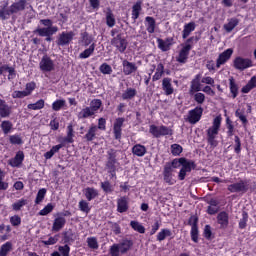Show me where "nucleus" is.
<instances>
[{
    "mask_svg": "<svg viewBox=\"0 0 256 256\" xmlns=\"http://www.w3.org/2000/svg\"><path fill=\"white\" fill-rule=\"evenodd\" d=\"M173 171L170 166L168 165H164V168H163V172H162V175H163V180L164 182L167 183V185H175L176 181L173 179Z\"/></svg>",
    "mask_w": 256,
    "mask_h": 256,
    "instance_id": "f3484780",
    "label": "nucleus"
},
{
    "mask_svg": "<svg viewBox=\"0 0 256 256\" xmlns=\"http://www.w3.org/2000/svg\"><path fill=\"white\" fill-rule=\"evenodd\" d=\"M53 209H55V205H53L52 203H48L42 210L39 211L38 215L45 217V215L53 213Z\"/></svg>",
    "mask_w": 256,
    "mask_h": 256,
    "instance_id": "864d4df0",
    "label": "nucleus"
},
{
    "mask_svg": "<svg viewBox=\"0 0 256 256\" xmlns=\"http://www.w3.org/2000/svg\"><path fill=\"white\" fill-rule=\"evenodd\" d=\"M201 117H203V107L201 106H196L188 112V121L191 125L199 123V121H201Z\"/></svg>",
    "mask_w": 256,
    "mask_h": 256,
    "instance_id": "f8f14e48",
    "label": "nucleus"
},
{
    "mask_svg": "<svg viewBox=\"0 0 256 256\" xmlns=\"http://www.w3.org/2000/svg\"><path fill=\"white\" fill-rule=\"evenodd\" d=\"M67 224V220L63 216H59L54 219L53 225H52V231L55 233H59L63 227Z\"/></svg>",
    "mask_w": 256,
    "mask_h": 256,
    "instance_id": "cd10ccee",
    "label": "nucleus"
},
{
    "mask_svg": "<svg viewBox=\"0 0 256 256\" xmlns=\"http://www.w3.org/2000/svg\"><path fill=\"white\" fill-rule=\"evenodd\" d=\"M73 137H75V131L73 130V125L69 124L67 126V136L64 138V143H74L75 140Z\"/></svg>",
    "mask_w": 256,
    "mask_h": 256,
    "instance_id": "ea45409f",
    "label": "nucleus"
},
{
    "mask_svg": "<svg viewBox=\"0 0 256 256\" xmlns=\"http://www.w3.org/2000/svg\"><path fill=\"white\" fill-rule=\"evenodd\" d=\"M11 113H13V108L7 105L5 100L0 98V117L7 119V117H11Z\"/></svg>",
    "mask_w": 256,
    "mask_h": 256,
    "instance_id": "a211bd4d",
    "label": "nucleus"
},
{
    "mask_svg": "<svg viewBox=\"0 0 256 256\" xmlns=\"http://www.w3.org/2000/svg\"><path fill=\"white\" fill-rule=\"evenodd\" d=\"M66 102L63 99H58L52 103V109L53 111H61L63 107H65Z\"/></svg>",
    "mask_w": 256,
    "mask_h": 256,
    "instance_id": "bf43d9fd",
    "label": "nucleus"
},
{
    "mask_svg": "<svg viewBox=\"0 0 256 256\" xmlns=\"http://www.w3.org/2000/svg\"><path fill=\"white\" fill-rule=\"evenodd\" d=\"M130 227L134 230L137 231V233H145V226H143L139 221L132 220L130 222Z\"/></svg>",
    "mask_w": 256,
    "mask_h": 256,
    "instance_id": "de8ad7c7",
    "label": "nucleus"
},
{
    "mask_svg": "<svg viewBox=\"0 0 256 256\" xmlns=\"http://www.w3.org/2000/svg\"><path fill=\"white\" fill-rule=\"evenodd\" d=\"M229 89L232 99H237L239 96V84H237V81H235L233 76L229 78Z\"/></svg>",
    "mask_w": 256,
    "mask_h": 256,
    "instance_id": "c756f323",
    "label": "nucleus"
},
{
    "mask_svg": "<svg viewBox=\"0 0 256 256\" xmlns=\"http://www.w3.org/2000/svg\"><path fill=\"white\" fill-rule=\"evenodd\" d=\"M234 143V153H236V155H241V138L236 135L234 137Z\"/></svg>",
    "mask_w": 256,
    "mask_h": 256,
    "instance_id": "338daca9",
    "label": "nucleus"
},
{
    "mask_svg": "<svg viewBox=\"0 0 256 256\" xmlns=\"http://www.w3.org/2000/svg\"><path fill=\"white\" fill-rule=\"evenodd\" d=\"M95 53V43H92L89 48L79 54L80 59H89V56Z\"/></svg>",
    "mask_w": 256,
    "mask_h": 256,
    "instance_id": "37998d69",
    "label": "nucleus"
},
{
    "mask_svg": "<svg viewBox=\"0 0 256 256\" xmlns=\"http://www.w3.org/2000/svg\"><path fill=\"white\" fill-rule=\"evenodd\" d=\"M232 55H233L232 48H228L224 52L220 53L216 60V68L219 69L221 65H225L229 61V59H231Z\"/></svg>",
    "mask_w": 256,
    "mask_h": 256,
    "instance_id": "dca6fc26",
    "label": "nucleus"
},
{
    "mask_svg": "<svg viewBox=\"0 0 256 256\" xmlns=\"http://www.w3.org/2000/svg\"><path fill=\"white\" fill-rule=\"evenodd\" d=\"M226 127H227V137H233L235 135V126L233 125V122L231 119H226Z\"/></svg>",
    "mask_w": 256,
    "mask_h": 256,
    "instance_id": "5fc2aeb1",
    "label": "nucleus"
},
{
    "mask_svg": "<svg viewBox=\"0 0 256 256\" xmlns=\"http://www.w3.org/2000/svg\"><path fill=\"white\" fill-rule=\"evenodd\" d=\"M247 221H249V213L246 211L242 212V218L240 219L238 223L239 229H246L247 228Z\"/></svg>",
    "mask_w": 256,
    "mask_h": 256,
    "instance_id": "3c124183",
    "label": "nucleus"
},
{
    "mask_svg": "<svg viewBox=\"0 0 256 256\" xmlns=\"http://www.w3.org/2000/svg\"><path fill=\"white\" fill-rule=\"evenodd\" d=\"M199 91H201V74L195 75L190 82V89L188 94L190 97H193V95H195V93H199Z\"/></svg>",
    "mask_w": 256,
    "mask_h": 256,
    "instance_id": "2eb2a0df",
    "label": "nucleus"
},
{
    "mask_svg": "<svg viewBox=\"0 0 256 256\" xmlns=\"http://www.w3.org/2000/svg\"><path fill=\"white\" fill-rule=\"evenodd\" d=\"M233 67L238 71H245V69L253 67V60L238 56L233 61Z\"/></svg>",
    "mask_w": 256,
    "mask_h": 256,
    "instance_id": "6e6552de",
    "label": "nucleus"
},
{
    "mask_svg": "<svg viewBox=\"0 0 256 256\" xmlns=\"http://www.w3.org/2000/svg\"><path fill=\"white\" fill-rule=\"evenodd\" d=\"M39 69L42 73H51L55 71V62L48 55H44L39 62Z\"/></svg>",
    "mask_w": 256,
    "mask_h": 256,
    "instance_id": "1a4fd4ad",
    "label": "nucleus"
},
{
    "mask_svg": "<svg viewBox=\"0 0 256 256\" xmlns=\"http://www.w3.org/2000/svg\"><path fill=\"white\" fill-rule=\"evenodd\" d=\"M111 45L113 47H116L119 53H123L124 51H127V39H125L122 34H118L117 36H115L111 40Z\"/></svg>",
    "mask_w": 256,
    "mask_h": 256,
    "instance_id": "ddd939ff",
    "label": "nucleus"
},
{
    "mask_svg": "<svg viewBox=\"0 0 256 256\" xmlns=\"http://www.w3.org/2000/svg\"><path fill=\"white\" fill-rule=\"evenodd\" d=\"M141 11H143V1L139 0L132 6L131 19L134 22L137 21V19H139Z\"/></svg>",
    "mask_w": 256,
    "mask_h": 256,
    "instance_id": "4be33fe9",
    "label": "nucleus"
},
{
    "mask_svg": "<svg viewBox=\"0 0 256 256\" xmlns=\"http://www.w3.org/2000/svg\"><path fill=\"white\" fill-rule=\"evenodd\" d=\"M132 153L136 157H144L147 153V148L144 145L136 144L132 147Z\"/></svg>",
    "mask_w": 256,
    "mask_h": 256,
    "instance_id": "72a5a7b5",
    "label": "nucleus"
},
{
    "mask_svg": "<svg viewBox=\"0 0 256 256\" xmlns=\"http://www.w3.org/2000/svg\"><path fill=\"white\" fill-rule=\"evenodd\" d=\"M171 82L172 79L170 77H165L162 79V90L164 91L167 97L175 93V88H173V84Z\"/></svg>",
    "mask_w": 256,
    "mask_h": 256,
    "instance_id": "6ab92c4d",
    "label": "nucleus"
},
{
    "mask_svg": "<svg viewBox=\"0 0 256 256\" xmlns=\"http://www.w3.org/2000/svg\"><path fill=\"white\" fill-rule=\"evenodd\" d=\"M137 96V90L135 88H127L122 93V99L123 101H131V99H134Z\"/></svg>",
    "mask_w": 256,
    "mask_h": 256,
    "instance_id": "c9c22d12",
    "label": "nucleus"
},
{
    "mask_svg": "<svg viewBox=\"0 0 256 256\" xmlns=\"http://www.w3.org/2000/svg\"><path fill=\"white\" fill-rule=\"evenodd\" d=\"M45 107V100L40 99L36 103L28 104L27 108L31 111H39Z\"/></svg>",
    "mask_w": 256,
    "mask_h": 256,
    "instance_id": "c03bdc74",
    "label": "nucleus"
},
{
    "mask_svg": "<svg viewBox=\"0 0 256 256\" xmlns=\"http://www.w3.org/2000/svg\"><path fill=\"white\" fill-rule=\"evenodd\" d=\"M25 205H27V200L22 198L12 204V209L13 211H21V208L25 207Z\"/></svg>",
    "mask_w": 256,
    "mask_h": 256,
    "instance_id": "680f3d73",
    "label": "nucleus"
},
{
    "mask_svg": "<svg viewBox=\"0 0 256 256\" xmlns=\"http://www.w3.org/2000/svg\"><path fill=\"white\" fill-rule=\"evenodd\" d=\"M95 115L93 111L87 106L86 108H83L79 113H78V119H89V117H93Z\"/></svg>",
    "mask_w": 256,
    "mask_h": 256,
    "instance_id": "a19ab883",
    "label": "nucleus"
},
{
    "mask_svg": "<svg viewBox=\"0 0 256 256\" xmlns=\"http://www.w3.org/2000/svg\"><path fill=\"white\" fill-rule=\"evenodd\" d=\"M95 137H97V125L91 124V126L89 127L87 133L84 135V139L88 143H91V141L95 140Z\"/></svg>",
    "mask_w": 256,
    "mask_h": 256,
    "instance_id": "7c9ffc66",
    "label": "nucleus"
},
{
    "mask_svg": "<svg viewBox=\"0 0 256 256\" xmlns=\"http://www.w3.org/2000/svg\"><path fill=\"white\" fill-rule=\"evenodd\" d=\"M125 124L124 117H118L115 119L113 124V135L116 141H121V137L123 135V125Z\"/></svg>",
    "mask_w": 256,
    "mask_h": 256,
    "instance_id": "9b49d317",
    "label": "nucleus"
},
{
    "mask_svg": "<svg viewBox=\"0 0 256 256\" xmlns=\"http://www.w3.org/2000/svg\"><path fill=\"white\" fill-rule=\"evenodd\" d=\"M87 245H88L89 249H99V242H97L96 237H88Z\"/></svg>",
    "mask_w": 256,
    "mask_h": 256,
    "instance_id": "69168bd1",
    "label": "nucleus"
},
{
    "mask_svg": "<svg viewBox=\"0 0 256 256\" xmlns=\"http://www.w3.org/2000/svg\"><path fill=\"white\" fill-rule=\"evenodd\" d=\"M166 237H171L173 239V232L169 228H163L158 232L156 239L161 243V241H165Z\"/></svg>",
    "mask_w": 256,
    "mask_h": 256,
    "instance_id": "2f4dec72",
    "label": "nucleus"
},
{
    "mask_svg": "<svg viewBox=\"0 0 256 256\" xmlns=\"http://www.w3.org/2000/svg\"><path fill=\"white\" fill-rule=\"evenodd\" d=\"M235 117H238V119H240L243 127H246L247 123H249V120H247V116H245L243 112L239 111V109L235 111Z\"/></svg>",
    "mask_w": 256,
    "mask_h": 256,
    "instance_id": "e2e57ef3",
    "label": "nucleus"
},
{
    "mask_svg": "<svg viewBox=\"0 0 256 256\" xmlns=\"http://www.w3.org/2000/svg\"><path fill=\"white\" fill-rule=\"evenodd\" d=\"M47 195V189L41 188L36 195L35 204L39 205L43 203V200L45 199V196Z\"/></svg>",
    "mask_w": 256,
    "mask_h": 256,
    "instance_id": "8fccbe9b",
    "label": "nucleus"
},
{
    "mask_svg": "<svg viewBox=\"0 0 256 256\" xmlns=\"http://www.w3.org/2000/svg\"><path fill=\"white\" fill-rule=\"evenodd\" d=\"M149 133H151L155 139H159L161 137L173 136V129L165 125L157 126L152 124L149 126Z\"/></svg>",
    "mask_w": 256,
    "mask_h": 256,
    "instance_id": "39448f33",
    "label": "nucleus"
},
{
    "mask_svg": "<svg viewBox=\"0 0 256 256\" xmlns=\"http://www.w3.org/2000/svg\"><path fill=\"white\" fill-rule=\"evenodd\" d=\"M194 101L197 103V105H203L205 103V94L201 92H196L192 95Z\"/></svg>",
    "mask_w": 256,
    "mask_h": 256,
    "instance_id": "052dcab7",
    "label": "nucleus"
},
{
    "mask_svg": "<svg viewBox=\"0 0 256 256\" xmlns=\"http://www.w3.org/2000/svg\"><path fill=\"white\" fill-rule=\"evenodd\" d=\"M144 23H145L146 31L150 35H153L157 27V22L155 21V18H153L152 16H146Z\"/></svg>",
    "mask_w": 256,
    "mask_h": 256,
    "instance_id": "393cba45",
    "label": "nucleus"
},
{
    "mask_svg": "<svg viewBox=\"0 0 256 256\" xmlns=\"http://www.w3.org/2000/svg\"><path fill=\"white\" fill-rule=\"evenodd\" d=\"M100 187L102 191H104L106 194L113 191V185H111V182H109V180L101 182Z\"/></svg>",
    "mask_w": 256,
    "mask_h": 256,
    "instance_id": "0e129e2a",
    "label": "nucleus"
},
{
    "mask_svg": "<svg viewBox=\"0 0 256 256\" xmlns=\"http://www.w3.org/2000/svg\"><path fill=\"white\" fill-rule=\"evenodd\" d=\"M115 23H116L115 15L113 14V11H111V9H109L106 12V25L108 27H115Z\"/></svg>",
    "mask_w": 256,
    "mask_h": 256,
    "instance_id": "49530a36",
    "label": "nucleus"
},
{
    "mask_svg": "<svg viewBox=\"0 0 256 256\" xmlns=\"http://www.w3.org/2000/svg\"><path fill=\"white\" fill-rule=\"evenodd\" d=\"M78 207L82 211V213H86V215L91 212V207H89V202H87L86 200H80Z\"/></svg>",
    "mask_w": 256,
    "mask_h": 256,
    "instance_id": "6e6d98bb",
    "label": "nucleus"
},
{
    "mask_svg": "<svg viewBox=\"0 0 256 256\" xmlns=\"http://www.w3.org/2000/svg\"><path fill=\"white\" fill-rule=\"evenodd\" d=\"M131 247H133V240L124 239L119 244H113L109 249V254L111 256L125 255L128 251H131Z\"/></svg>",
    "mask_w": 256,
    "mask_h": 256,
    "instance_id": "20e7f679",
    "label": "nucleus"
},
{
    "mask_svg": "<svg viewBox=\"0 0 256 256\" xmlns=\"http://www.w3.org/2000/svg\"><path fill=\"white\" fill-rule=\"evenodd\" d=\"M217 223L220 225V229H227L229 227V214L226 211H222L217 215Z\"/></svg>",
    "mask_w": 256,
    "mask_h": 256,
    "instance_id": "5701e85b",
    "label": "nucleus"
},
{
    "mask_svg": "<svg viewBox=\"0 0 256 256\" xmlns=\"http://www.w3.org/2000/svg\"><path fill=\"white\" fill-rule=\"evenodd\" d=\"M83 194L87 201H93V199H97V197H99V190L94 187H87L83 190Z\"/></svg>",
    "mask_w": 256,
    "mask_h": 256,
    "instance_id": "c85d7f7f",
    "label": "nucleus"
},
{
    "mask_svg": "<svg viewBox=\"0 0 256 256\" xmlns=\"http://www.w3.org/2000/svg\"><path fill=\"white\" fill-rule=\"evenodd\" d=\"M237 25H239V19L231 18L228 21V23L224 24V29H225L226 33H231V31H233V29H235V27H237Z\"/></svg>",
    "mask_w": 256,
    "mask_h": 256,
    "instance_id": "e433bc0d",
    "label": "nucleus"
},
{
    "mask_svg": "<svg viewBox=\"0 0 256 256\" xmlns=\"http://www.w3.org/2000/svg\"><path fill=\"white\" fill-rule=\"evenodd\" d=\"M40 25L43 27L36 28L33 33L34 35H38L39 37H53L57 31H59V27L53 26V20L47 19H40Z\"/></svg>",
    "mask_w": 256,
    "mask_h": 256,
    "instance_id": "f03ea898",
    "label": "nucleus"
},
{
    "mask_svg": "<svg viewBox=\"0 0 256 256\" xmlns=\"http://www.w3.org/2000/svg\"><path fill=\"white\" fill-rule=\"evenodd\" d=\"M26 7L27 0H19L17 2H13L10 6L9 2H4L3 5L0 6V19L2 21H7V19H10L11 15H17V13L25 11Z\"/></svg>",
    "mask_w": 256,
    "mask_h": 256,
    "instance_id": "f257e3e1",
    "label": "nucleus"
},
{
    "mask_svg": "<svg viewBox=\"0 0 256 256\" xmlns=\"http://www.w3.org/2000/svg\"><path fill=\"white\" fill-rule=\"evenodd\" d=\"M23 161H25V153L23 151H18L15 157L10 160L9 165L11 167H21Z\"/></svg>",
    "mask_w": 256,
    "mask_h": 256,
    "instance_id": "a878e982",
    "label": "nucleus"
},
{
    "mask_svg": "<svg viewBox=\"0 0 256 256\" xmlns=\"http://www.w3.org/2000/svg\"><path fill=\"white\" fill-rule=\"evenodd\" d=\"M184 159L185 157L175 158L171 162H166V165L174 171V169H179L182 166Z\"/></svg>",
    "mask_w": 256,
    "mask_h": 256,
    "instance_id": "4c0bfd02",
    "label": "nucleus"
},
{
    "mask_svg": "<svg viewBox=\"0 0 256 256\" xmlns=\"http://www.w3.org/2000/svg\"><path fill=\"white\" fill-rule=\"evenodd\" d=\"M227 190L230 193H242L245 194L249 191V181L239 180L233 184L228 185Z\"/></svg>",
    "mask_w": 256,
    "mask_h": 256,
    "instance_id": "0eeeda50",
    "label": "nucleus"
},
{
    "mask_svg": "<svg viewBox=\"0 0 256 256\" xmlns=\"http://www.w3.org/2000/svg\"><path fill=\"white\" fill-rule=\"evenodd\" d=\"M171 153L173 157H179L183 153V146L179 144H172L171 145Z\"/></svg>",
    "mask_w": 256,
    "mask_h": 256,
    "instance_id": "4d7b16f0",
    "label": "nucleus"
},
{
    "mask_svg": "<svg viewBox=\"0 0 256 256\" xmlns=\"http://www.w3.org/2000/svg\"><path fill=\"white\" fill-rule=\"evenodd\" d=\"M1 129L4 135H9V133H11V129H13V123L9 120H4L1 123Z\"/></svg>",
    "mask_w": 256,
    "mask_h": 256,
    "instance_id": "09e8293b",
    "label": "nucleus"
},
{
    "mask_svg": "<svg viewBox=\"0 0 256 256\" xmlns=\"http://www.w3.org/2000/svg\"><path fill=\"white\" fill-rule=\"evenodd\" d=\"M62 235L64 243H73V241H75V233H73L72 229H68L63 232Z\"/></svg>",
    "mask_w": 256,
    "mask_h": 256,
    "instance_id": "79ce46f5",
    "label": "nucleus"
},
{
    "mask_svg": "<svg viewBox=\"0 0 256 256\" xmlns=\"http://www.w3.org/2000/svg\"><path fill=\"white\" fill-rule=\"evenodd\" d=\"M163 75H165V65H163V63H159L156 67L155 74L152 76L153 83H155V81H159Z\"/></svg>",
    "mask_w": 256,
    "mask_h": 256,
    "instance_id": "f704fd0d",
    "label": "nucleus"
},
{
    "mask_svg": "<svg viewBox=\"0 0 256 256\" xmlns=\"http://www.w3.org/2000/svg\"><path fill=\"white\" fill-rule=\"evenodd\" d=\"M103 105V102L101 101V99H93L90 103V109L92 111V113L95 115V113H97L98 110L101 109Z\"/></svg>",
    "mask_w": 256,
    "mask_h": 256,
    "instance_id": "a18cd8bd",
    "label": "nucleus"
},
{
    "mask_svg": "<svg viewBox=\"0 0 256 256\" xmlns=\"http://www.w3.org/2000/svg\"><path fill=\"white\" fill-rule=\"evenodd\" d=\"M197 41H199L198 37L191 36L185 41L184 44H182V48L178 53V57H176V61L178 63H187V60L189 59V53H191V49H193V44L197 43Z\"/></svg>",
    "mask_w": 256,
    "mask_h": 256,
    "instance_id": "7ed1b4c3",
    "label": "nucleus"
},
{
    "mask_svg": "<svg viewBox=\"0 0 256 256\" xmlns=\"http://www.w3.org/2000/svg\"><path fill=\"white\" fill-rule=\"evenodd\" d=\"M13 251V243L6 242L0 247V256H7Z\"/></svg>",
    "mask_w": 256,
    "mask_h": 256,
    "instance_id": "58836bf2",
    "label": "nucleus"
},
{
    "mask_svg": "<svg viewBox=\"0 0 256 256\" xmlns=\"http://www.w3.org/2000/svg\"><path fill=\"white\" fill-rule=\"evenodd\" d=\"M196 25L195 22H189L184 25V29L182 31V39H187L193 31H195Z\"/></svg>",
    "mask_w": 256,
    "mask_h": 256,
    "instance_id": "473e14b6",
    "label": "nucleus"
},
{
    "mask_svg": "<svg viewBox=\"0 0 256 256\" xmlns=\"http://www.w3.org/2000/svg\"><path fill=\"white\" fill-rule=\"evenodd\" d=\"M129 211V197L122 196L117 200V212L127 213Z\"/></svg>",
    "mask_w": 256,
    "mask_h": 256,
    "instance_id": "aec40b11",
    "label": "nucleus"
},
{
    "mask_svg": "<svg viewBox=\"0 0 256 256\" xmlns=\"http://www.w3.org/2000/svg\"><path fill=\"white\" fill-rule=\"evenodd\" d=\"M4 72L8 73V81H13L15 77H17V72L15 71V67H11L7 64L0 66V75H3Z\"/></svg>",
    "mask_w": 256,
    "mask_h": 256,
    "instance_id": "bb28decb",
    "label": "nucleus"
},
{
    "mask_svg": "<svg viewBox=\"0 0 256 256\" xmlns=\"http://www.w3.org/2000/svg\"><path fill=\"white\" fill-rule=\"evenodd\" d=\"M217 135H219V130L216 128L210 127L207 129V143L210 145V147H213V149L219 145V142L217 141Z\"/></svg>",
    "mask_w": 256,
    "mask_h": 256,
    "instance_id": "4468645a",
    "label": "nucleus"
},
{
    "mask_svg": "<svg viewBox=\"0 0 256 256\" xmlns=\"http://www.w3.org/2000/svg\"><path fill=\"white\" fill-rule=\"evenodd\" d=\"M194 169H197V164L195 163V161L184 158V160L182 161L181 169L178 173V180L185 181L187 173H191V171H194Z\"/></svg>",
    "mask_w": 256,
    "mask_h": 256,
    "instance_id": "423d86ee",
    "label": "nucleus"
},
{
    "mask_svg": "<svg viewBox=\"0 0 256 256\" xmlns=\"http://www.w3.org/2000/svg\"><path fill=\"white\" fill-rule=\"evenodd\" d=\"M124 75H133L137 71V64L129 62L127 59L122 61Z\"/></svg>",
    "mask_w": 256,
    "mask_h": 256,
    "instance_id": "412c9836",
    "label": "nucleus"
},
{
    "mask_svg": "<svg viewBox=\"0 0 256 256\" xmlns=\"http://www.w3.org/2000/svg\"><path fill=\"white\" fill-rule=\"evenodd\" d=\"M35 89H37V84L34 81H32V82L26 83V87L24 91H26L27 95L29 96L35 91Z\"/></svg>",
    "mask_w": 256,
    "mask_h": 256,
    "instance_id": "774afa93",
    "label": "nucleus"
},
{
    "mask_svg": "<svg viewBox=\"0 0 256 256\" xmlns=\"http://www.w3.org/2000/svg\"><path fill=\"white\" fill-rule=\"evenodd\" d=\"M74 37H75V32L63 31L58 35L56 40V45H58V47H65L66 45H69L71 41H73Z\"/></svg>",
    "mask_w": 256,
    "mask_h": 256,
    "instance_id": "9d476101",
    "label": "nucleus"
},
{
    "mask_svg": "<svg viewBox=\"0 0 256 256\" xmlns=\"http://www.w3.org/2000/svg\"><path fill=\"white\" fill-rule=\"evenodd\" d=\"M9 142L11 145H23V138L19 134L10 135Z\"/></svg>",
    "mask_w": 256,
    "mask_h": 256,
    "instance_id": "603ef678",
    "label": "nucleus"
},
{
    "mask_svg": "<svg viewBox=\"0 0 256 256\" xmlns=\"http://www.w3.org/2000/svg\"><path fill=\"white\" fill-rule=\"evenodd\" d=\"M99 71L103 75H111V73H113V68L111 67V65H109L107 63H103L100 65Z\"/></svg>",
    "mask_w": 256,
    "mask_h": 256,
    "instance_id": "13d9d810",
    "label": "nucleus"
},
{
    "mask_svg": "<svg viewBox=\"0 0 256 256\" xmlns=\"http://www.w3.org/2000/svg\"><path fill=\"white\" fill-rule=\"evenodd\" d=\"M158 49H161L163 52H167L171 49V45H173V38L168 37L165 40L161 38H157Z\"/></svg>",
    "mask_w": 256,
    "mask_h": 256,
    "instance_id": "b1692460",
    "label": "nucleus"
}]
</instances>
